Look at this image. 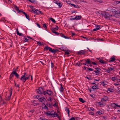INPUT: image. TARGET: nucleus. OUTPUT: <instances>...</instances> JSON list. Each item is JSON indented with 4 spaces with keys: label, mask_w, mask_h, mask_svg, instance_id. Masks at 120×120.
<instances>
[{
    "label": "nucleus",
    "mask_w": 120,
    "mask_h": 120,
    "mask_svg": "<svg viewBox=\"0 0 120 120\" xmlns=\"http://www.w3.org/2000/svg\"><path fill=\"white\" fill-rule=\"evenodd\" d=\"M101 84H102V86H104L105 85H106V84L105 83V82L104 81H102L101 82Z\"/></svg>",
    "instance_id": "obj_37"
},
{
    "label": "nucleus",
    "mask_w": 120,
    "mask_h": 120,
    "mask_svg": "<svg viewBox=\"0 0 120 120\" xmlns=\"http://www.w3.org/2000/svg\"><path fill=\"white\" fill-rule=\"evenodd\" d=\"M15 10L17 11L18 12V11H19V9L16 6H15Z\"/></svg>",
    "instance_id": "obj_32"
},
{
    "label": "nucleus",
    "mask_w": 120,
    "mask_h": 120,
    "mask_svg": "<svg viewBox=\"0 0 120 120\" xmlns=\"http://www.w3.org/2000/svg\"><path fill=\"white\" fill-rule=\"evenodd\" d=\"M34 111V109H31L30 111V112H33Z\"/></svg>",
    "instance_id": "obj_62"
},
{
    "label": "nucleus",
    "mask_w": 120,
    "mask_h": 120,
    "mask_svg": "<svg viewBox=\"0 0 120 120\" xmlns=\"http://www.w3.org/2000/svg\"><path fill=\"white\" fill-rule=\"evenodd\" d=\"M30 2L34 4H36L37 3L36 1L35 0H30Z\"/></svg>",
    "instance_id": "obj_30"
},
{
    "label": "nucleus",
    "mask_w": 120,
    "mask_h": 120,
    "mask_svg": "<svg viewBox=\"0 0 120 120\" xmlns=\"http://www.w3.org/2000/svg\"><path fill=\"white\" fill-rule=\"evenodd\" d=\"M53 2H54V3L56 4H57V3H58V1L57 0H54Z\"/></svg>",
    "instance_id": "obj_59"
},
{
    "label": "nucleus",
    "mask_w": 120,
    "mask_h": 120,
    "mask_svg": "<svg viewBox=\"0 0 120 120\" xmlns=\"http://www.w3.org/2000/svg\"><path fill=\"white\" fill-rule=\"evenodd\" d=\"M79 100L81 102L84 103L85 102V101L83 99L81 98H79Z\"/></svg>",
    "instance_id": "obj_31"
},
{
    "label": "nucleus",
    "mask_w": 120,
    "mask_h": 120,
    "mask_svg": "<svg viewBox=\"0 0 120 120\" xmlns=\"http://www.w3.org/2000/svg\"><path fill=\"white\" fill-rule=\"evenodd\" d=\"M65 110L66 112H68V116L69 115V109L67 107H66L65 109Z\"/></svg>",
    "instance_id": "obj_25"
},
{
    "label": "nucleus",
    "mask_w": 120,
    "mask_h": 120,
    "mask_svg": "<svg viewBox=\"0 0 120 120\" xmlns=\"http://www.w3.org/2000/svg\"><path fill=\"white\" fill-rule=\"evenodd\" d=\"M52 117H57V118L59 117V115L57 114L56 112H54V114H52Z\"/></svg>",
    "instance_id": "obj_10"
},
{
    "label": "nucleus",
    "mask_w": 120,
    "mask_h": 120,
    "mask_svg": "<svg viewBox=\"0 0 120 120\" xmlns=\"http://www.w3.org/2000/svg\"><path fill=\"white\" fill-rule=\"evenodd\" d=\"M116 77L113 76V77H110V79L112 81H114L116 80Z\"/></svg>",
    "instance_id": "obj_18"
},
{
    "label": "nucleus",
    "mask_w": 120,
    "mask_h": 120,
    "mask_svg": "<svg viewBox=\"0 0 120 120\" xmlns=\"http://www.w3.org/2000/svg\"><path fill=\"white\" fill-rule=\"evenodd\" d=\"M45 62V60H43V61H40V62H41L42 64H44V63L43 62Z\"/></svg>",
    "instance_id": "obj_63"
},
{
    "label": "nucleus",
    "mask_w": 120,
    "mask_h": 120,
    "mask_svg": "<svg viewBox=\"0 0 120 120\" xmlns=\"http://www.w3.org/2000/svg\"><path fill=\"white\" fill-rule=\"evenodd\" d=\"M97 112L99 114V115H101L102 114V113L101 111H98Z\"/></svg>",
    "instance_id": "obj_45"
},
{
    "label": "nucleus",
    "mask_w": 120,
    "mask_h": 120,
    "mask_svg": "<svg viewBox=\"0 0 120 120\" xmlns=\"http://www.w3.org/2000/svg\"><path fill=\"white\" fill-rule=\"evenodd\" d=\"M70 19L71 20H73L75 19V18H70Z\"/></svg>",
    "instance_id": "obj_57"
},
{
    "label": "nucleus",
    "mask_w": 120,
    "mask_h": 120,
    "mask_svg": "<svg viewBox=\"0 0 120 120\" xmlns=\"http://www.w3.org/2000/svg\"><path fill=\"white\" fill-rule=\"evenodd\" d=\"M108 69L110 71H112L114 70V68H112L110 67H109L108 68Z\"/></svg>",
    "instance_id": "obj_33"
},
{
    "label": "nucleus",
    "mask_w": 120,
    "mask_h": 120,
    "mask_svg": "<svg viewBox=\"0 0 120 120\" xmlns=\"http://www.w3.org/2000/svg\"><path fill=\"white\" fill-rule=\"evenodd\" d=\"M102 117L105 120L106 119H107V117L105 116H103Z\"/></svg>",
    "instance_id": "obj_50"
},
{
    "label": "nucleus",
    "mask_w": 120,
    "mask_h": 120,
    "mask_svg": "<svg viewBox=\"0 0 120 120\" xmlns=\"http://www.w3.org/2000/svg\"><path fill=\"white\" fill-rule=\"evenodd\" d=\"M59 28L58 26H56L54 28H53V29H54L56 30H57Z\"/></svg>",
    "instance_id": "obj_48"
},
{
    "label": "nucleus",
    "mask_w": 120,
    "mask_h": 120,
    "mask_svg": "<svg viewBox=\"0 0 120 120\" xmlns=\"http://www.w3.org/2000/svg\"><path fill=\"white\" fill-rule=\"evenodd\" d=\"M24 39H25L24 41L25 42H27L28 40V39L26 38H25Z\"/></svg>",
    "instance_id": "obj_54"
},
{
    "label": "nucleus",
    "mask_w": 120,
    "mask_h": 120,
    "mask_svg": "<svg viewBox=\"0 0 120 120\" xmlns=\"http://www.w3.org/2000/svg\"><path fill=\"white\" fill-rule=\"evenodd\" d=\"M43 26L44 28L45 29H46L47 28V27L46 26V25L45 24H44L43 25Z\"/></svg>",
    "instance_id": "obj_51"
},
{
    "label": "nucleus",
    "mask_w": 120,
    "mask_h": 120,
    "mask_svg": "<svg viewBox=\"0 0 120 120\" xmlns=\"http://www.w3.org/2000/svg\"><path fill=\"white\" fill-rule=\"evenodd\" d=\"M32 12H33L36 15H39L40 14H42V12L39 11L38 9H36L35 8H33L32 9Z\"/></svg>",
    "instance_id": "obj_4"
},
{
    "label": "nucleus",
    "mask_w": 120,
    "mask_h": 120,
    "mask_svg": "<svg viewBox=\"0 0 120 120\" xmlns=\"http://www.w3.org/2000/svg\"><path fill=\"white\" fill-rule=\"evenodd\" d=\"M111 11L112 12H116V11L115 10H113V9H111Z\"/></svg>",
    "instance_id": "obj_53"
},
{
    "label": "nucleus",
    "mask_w": 120,
    "mask_h": 120,
    "mask_svg": "<svg viewBox=\"0 0 120 120\" xmlns=\"http://www.w3.org/2000/svg\"><path fill=\"white\" fill-rule=\"evenodd\" d=\"M54 112H51L49 113V115H51V116H52V114H54Z\"/></svg>",
    "instance_id": "obj_47"
},
{
    "label": "nucleus",
    "mask_w": 120,
    "mask_h": 120,
    "mask_svg": "<svg viewBox=\"0 0 120 120\" xmlns=\"http://www.w3.org/2000/svg\"><path fill=\"white\" fill-rule=\"evenodd\" d=\"M64 89L63 88L62 85L61 84H60V92H63L64 90Z\"/></svg>",
    "instance_id": "obj_29"
},
{
    "label": "nucleus",
    "mask_w": 120,
    "mask_h": 120,
    "mask_svg": "<svg viewBox=\"0 0 120 120\" xmlns=\"http://www.w3.org/2000/svg\"><path fill=\"white\" fill-rule=\"evenodd\" d=\"M86 63L89 64H91V62L90 59H88L86 61Z\"/></svg>",
    "instance_id": "obj_24"
},
{
    "label": "nucleus",
    "mask_w": 120,
    "mask_h": 120,
    "mask_svg": "<svg viewBox=\"0 0 120 120\" xmlns=\"http://www.w3.org/2000/svg\"><path fill=\"white\" fill-rule=\"evenodd\" d=\"M37 26L39 28H41V27L39 24H38V23H37Z\"/></svg>",
    "instance_id": "obj_60"
},
{
    "label": "nucleus",
    "mask_w": 120,
    "mask_h": 120,
    "mask_svg": "<svg viewBox=\"0 0 120 120\" xmlns=\"http://www.w3.org/2000/svg\"><path fill=\"white\" fill-rule=\"evenodd\" d=\"M92 87L93 89H94L98 90L99 89V88L97 86H94Z\"/></svg>",
    "instance_id": "obj_26"
},
{
    "label": "nucleus",
    "mask_w": 120,
    "mask_h": 120,
    "mask_svg": "<svg viewBox=\"0 0 120 120\" xmlns=\"http://www.w3.org/2000/svg\"><path fill=\"white\" fill-rule=\"evenodd\" d=\"M25 15V16L26 18L29 20H30V18L29 16L27 15V14Z\"/></svg>",
    "instance_id": "obj_36"
},
{
    "label": "nucleus",
    "mask_w": 120,
    "mask_h": 120,
    "mask_svg": "<svg viewBox=\"0 0 120 120\" xmlns=\"http://www.w3.org/2000/svg\"><path fill=\"white\" fill-rule=\"evenodd\" d=\"M31 77V80H32L33 79V77L32 75L29 74H27L26 72L24 73L23 75H22L21 77L20 78V80H21L22 82H25L26 80Z\"/></svg>",
    "instance_id": "obj_1"
},
{
    "label": "nucleus",
    "mask_w": 120,
    "mask_h": 120,
    "mask_svg": "<svg viewBox=\"0 0 120 120\" xmlns=\"http://www.w3.org/2000/svg\"><path fill=\"white\" fill-rule=\"evenodd\" d=\"M103 16L105 18L110 20H113L114 19V18L115 17L114 15H112L109 14L108 12H104L103 14Z\"/></svg>",
    "instance_id": "obj_2"
},
{
    "label": "nucleus",
    "mask_w": 120,
    "mask_h": 120,
    "mask_svg": "<svg viewBox=\"0 0 120 120\" xmlns=\"http://www.w3.org/2000/svg\"><path fill=\"white\" fill-rule=\"evenodd\" d=\"M57 4L58 6L60 8H61L62 6V4L60 3H58Z\"/></svg>",
    "instance_id": "obj_38"
},
{
    "label": "nucleus",
    "mask_w": 120,
    "mask_h": 120,
    "mask_svg": "<svg viewBox=\"0 0 120 120\" xmlns=\"http://www.w3.org/2000/svg\"><path fill=\"white\" fill-rule=\"evenodd\" d=\"M94 72L96 73V75H98L99 74V73L97 71H95Z\"/></svg>",
    "instance_id": "obj_52"
},
{
    "label": "nucleus",
    "mask_w": 120,
    "mask_h": 120,
    "mask_svg": "<svg viewBox=\"0 0 120 120\" xmlns=\"http://www.w3.org/2000/svg\"><path fill=\"white\" fill-rule=\"evenodd\" d=\"M4 102L3 100L2 99L1 97V95H0V103L1 104H4Z\"/></svg>",
    "instance_id": "obj_19"
},
{
    "label": "nucleus",
    "mask_w": 120,
    "mask_h": 120,
    "mask_svg": "<svg viewBox=\"0 0 120 120\" xmlns=\"http://www.w3.org/2000/svg\"><path fill=\"white\" fill-rule=\"evenodd\" d=\"M52 100L53 99L50 97H49L47 100L48 101H52Z\"/></svg>",
    "instance_id": "obj_39"
},
{
    "label": "nucleus",
    "mask_w": 120,
    "mask_h": 120,
    "mask_svg": "<svg viewBox=\"0 0 120 120\" xmlns=\"http://www.w3.org/2000/svg\"><path fill=\"white\" fill-rule=\"evenodd\" d=\"M95 28L93 29L94 31H97L100 29L101 26L100 25H97L95 26Z\"/></svg>",
    "instance_id": "obj_7"
},
{
    "label": "nucleus",
    "mask_w": 120,
    "mask_h": 120,
    "mask_svg": "<svg viewBox=\"0 0 120 120\" xmlns=\"http://www.w3.org/2000/svg\"><path fill=\"white\" fill-rule=\"evenodd\" d=\"M86 51L84 50H82L78 52V53L79 55H81L82 54H84Z\"/></svg>",
    "instance_id": "obj_9"
},
{
    "label": "nucleus",
    "mask_w": 120,
    "mask_h": 120,
    "mask_svg": "<svg viewBox=\"0 0 120 120\" xmlns=\"http://www.w3.org/2000/svg\"><path fill=\"white\" fill-rule=\"evenodd\" d=\"M70 120H75L74 117H72L70 119Z\"/></svg>",
    "instance_id": "obj_58"
},
{
    "label": "nucleus",
    "mask_w": 120,
    "mask_h": 120,
    "mask_svg": "<svg viewBox=\"0 0 120 120\" xmlns=\"http://www.w3.org/2000/svg\"><path fill=\"white\" fill-rule=\"evenodd\" d=\"M14 68L13 69L12 71V72L9 78L11 79L14 76Z\"/></svg>",
    "instance_id": "obj_12"
},
{
    "label": "nucleus",
    "mask_w": 120,
    "mask_h": 120,
    "mask_svg": "<svg viewBox=\"0 0 120 120\" xmlns=\"http://www.w3.org/2000/svg\"><path fill=\"white\" fill-rule=\"evenodd\" d=\"M97 40L100 41H103V39L102 38H97Z\"/></svg>",
    "instance_id": "obj_34"
},
{
    "label": "nucleus",
    "mask_w": 120,
    "mask_h": 120,
    "mask_svg": "<svg viewBox=\"0 0 120 120\" xmlns=\"http://www.w3.org/2000/svg\"><path fill=\"white\" fill-rule=\"evenodd\" d=\"M44 50L45 51L49 50V51H51V50L52 49V48H51L48 47V46L45 47L44 48Z\"/></svg>",
    "instance_id": "obj_13"
},
{
    "label": "nucleus",
    "mask_w": 120,
    "mask_h": 120,
    "mask_svg": "<svg viewBox=\"0 0 120 120\" xmlns=\"http://www.w3.org/2000/svg\"><path fill=\"white\" fill-rule=\"evenodd\" d=\"M111 105L113 108L115 109H116L117 108V105L115 103H112L111 104Z\"/></svg>",
    "instance_id": "obj_14"
},
{
    "label": "nucleus",
    "mask_w": 120,
    "mask_h": 120,
    "mask_svg": "<svg viewBox=\"0 0 120 120\" xmlns=\"http://www.w3.org/2000/svg\"><path fill=\"white\" fill-rule=\"evenodd\" d=\"M75 65H78V66H80L81 65L80 64V63L79 62H78Z\"/></svg>",
    "instance_id": "obj_40"
},
{
    "label": "nucleus",
    "mask_w": 120,
    "mask_h": 120,
    "mask_svg": "<svg viewBox=\"0 0 120 120\" xmlns=\"http://www.w3.org/2000/svg\"><path fill=\"white\" fill-rule=\"evenodd\" d=\"M60 36L61 37H63L65 39H68L69 38L67 37L66 36H65L62 33H61L60 34Z\"/></svg>",
    "instance_id": "obj_22"
},
{
    "label": "nucleus",
    "mask_w": 120,
    "mask_h": 120,
    "mask_svg": "<svg viewBox=\"0 0 120 120\" xmlns=\"http://www.w3.org/2000/svg\"><path fill=\"white\" fill-rule=\"evenodd\" d=\"M117 82H120V79H118L117 77L116 78V80Z\"/></svg>",
    "instance_id": "obj_46"
},
{
    "label": "nucleus",
    "mask_w": 120,
    "mask_h": 120,
    "mask_svg": "<svg viewBox=\"0 0 120 120\" xmlns=\"http://www.w3.org/2000/svg\"><path fill=\"white\" fill-rule=\"evenodd\" d=\"M99 62L102 64L106 63V62L105 61H104L102 59H99Z\"/></svg>",
    "instance_id": "obj_17"
},
{
    "label": "nucleus",
    "mask_w": 120,
    "mask_h": 120,
    "mask_svg": "<svg viewBox=\"0 0 120 120\" xmlns=\"http://www.w3.org/2000/svg\"><path fill=\"white\" fill-rule=\"evenodd\" d=\"M98 72H100L101 71V69L99 68H97L96 69Z\"/></svg>",
    "instance_id": "obj_49"
},
{
    "label": "nucleus",
    "mask_w": 120,
    "mask_h": 120,
    "mask_svg": "<svg viewBox=\"0 0 120 120\" xmlns=\"http://www.w3.org/2000/svg\"><path fill=\"white\" fill-rule=\"evenodd\" d=\"M11 95H12V92L11 91L10 92V95L8 96V97L6 99L7 100H9L10 99L11 97Z\"/></svg>",
    "instance_id": "obj_27"
},
{
    "label": "nucleus",
    "mask_w": 120,
    "mask_h": 120,
    "mask_svg": "<svg viewBox=\"0 0 120 120\" xmlns=\"http://www.w3.org/2000/svg\"><path fill=\"white\" fill-rule=\"evenodd\" d=\"M17 33V34L20 36H22L23 35V34L22 33H20L19 32L18 30V29H17L16 30Z\"/></svg>",
    "instance_id": "obj_23"
},
{
    "label": "nucleus",
    "mask_w": 120,
    "mask_h": 120,
    "mask_svg": "<svg viewBox=\"0 0 120 120\" xmlns=\"http://www.w3.org/2000/svg\"><path fill=\"white\" fill-rule=\"evenodd\" d=\"M14 86L17 87H18V88L19 87V85L18 84L16 85L15 82Z\"/></svg>",
    "instance_id": "obj_56"
},
{
    "label": "nucleus",
    "mask_w": 120,
    "mask_h": 120,
    "mask_svg": "<svg viewBox=\"0 0 120 120\" xmlns=\"http://www.w3.org/2000/svg\"><path fill=\"white\" fill-rule=\"evenodd\" d=\"M34 98L38 99L42 103L45 102L46 100L45 98L43 97H41L39 95L34 96Z\"/></svg>",
    "instance_id": "obj_3"
},
{
    "label": "nucleus",
    "mask_w": 120,
    "mask_h": 120,
    "mask_svg": "<svg viewBox=\"0 0 120 120\" xmlns=\"http://www.w3.org/2000/svg\"><path fill=\"white\" fill-rule=\"evenodd\" d=\"M14 75L17 78H19V75L16 72V69H14Z\"/></svg>",
    "instance_id": "obj_11"
},
{
    "label": "nucleus",
    "mask_w": 120,
    "mask_h": 120,
    "mask_svg": "<svg viewBox=\"0 0 120 120\" xmlns=\"http://www.w3.org/2000/svg\"><path fill=\"white\" fill-rule=\"evenodd\" d=\"M70 4L75 8H80L79 7L78 5L72 4Z\"/></svg>",
    "instance_id": "obj_20"
},
{
    "label": "nucleus",
    "mask_w": 120,
    "mask_h": 120,
    "mask_svg": "<svg viewBox=\"0 0 120 120\" xmlns=\"http://www.w3.org/2000/svg\"><path fill=\"white\" fill-rule=\"evenodd\" d=\"M37 92L39 94H43V92H44V90L43 88L41 87H39L38 89L37 90Z\"/></svg>",
    "instance_id": "obj_6"
},
{
    "label": "nucleus",
    "mask_w": 120,
    "mask_h": 120,
    "mask_svg": "<svg viewBox=\"0 0 120 120\" xmlns=\"http://www.w3.org/2000/svg\"><path fill=\"white\" fill-rule=\"evenodd\" d=\"M58 50L57 49H53L51 50L50 51L52 53H55L57 51H58Z\"/></svg>",
    "instance_id": "obj_15"
},
{
    "label": "nucleus",
    "mask_w": 120,
    "mask_h": 120,
    "mask_svg": "<svg viewBox=\"0 0 120 120\" xmlns=\"http://www.w3.org/2000/svg\"><path fill=\"white\" fill-rule=\"evenodd\" d=\"M51 30L52 32L54 34H56L57 35H58L59 34V33L56 32V30L54 29H53V28H52Z\"/></svg>",
    "instance_id": "obj_16"
},
{
    "label": "nucleus",
    "mask_w": 120,
    "mask_h": 120,
    "mask_svg": "<svg viewBox=\"0 0 120 120\" xmlns=\"http://www.w3.org/2000/svg\"><path fill=\"white\" fill-rule=\"evenodd\" d=\"M81 18V16H76L75 17V19L76 20H80Z\"/></svg>",
    "instance_id": "obj_28"
},
{
    "label": "nucleus",
    "mask_w": 120,
    "mask_h": 120,
    "mask_svg": "<svg viewBox=\"0 0 120 120\" xmlns=\"http://www.w3.org/2000/svg\"><path fill=\"white\" fill-rule=\"evenodd\" d=\"M87 69L89 71H93V69L90 68H87Z\"/></svg>",
    "instance_id": "obj_43"
},
{
    "label": "nucleus",
    "mask_w": 120,
    "mask_h": 120,
    "mask_svg": "<svg viewBox=\"0 0 120 120\" xmlns=\"http://www.w3.org/2000/svg\"><path fill=\"white\" fill-rule=\"evenodd\" d=\"M47 94L49 95H51L53 94V92L51 90H48L45 91L43 92V94L45 95Z\"/></svg>",
    "instance_id": "obj_5"
},
{
    "label": "nucleus",
    "mask_w": 120,
    "mask_h": 120,
    "mask_svg": "<svg viewBox=\"0 0 120 120\" xmlns=\"http://www.w3.org/2000/svg\"><path fill=\"white\" fill-rule=\"evenodd\" d=\"M115 60V58L114 57H112L110 58L109 62H112L114 61Z\"/></svg>",
    "instance_id": "obj_21"
},
{
    "label": "nucleus",
    "mask_w": 120,
    "mask_h": 120,
    "mask_svg": "<svg viewBox=\"0 0 120 120\" xmlns=\"http://www.w3.org/2000/svg\"><path fill=\"white\" fill-rule=\"evenodd\" d=\"M50 19L54 23H55L56 22L55 20L54 19L52 18H50Z\"/></svg>",
    "instance_id": "obj_35"
},
{
    "label": "nucleus",
    "mask_w": 120,
    "mask_h": 120,
    "mask_svg": "<svg viewBox=\"0 0 120 120\" xmlns=\"http://www.w3.org/2000/svg\"><path fill=\"white\" fill-rule=\"evenodd\" d=\"M92 63L94 65H97V64L95 62H92Z\"/></svg>",
    "instance_id": "obj_64"
},
{
    "label": "nucleus",
    "mask_w": 120,
    "mask_h": 120,
    "mask_svg": "<svg viewBox=\"0 0 120 120\" xmlns=\"http://www.w3.org/2000/svg\"><path fill=\"white\" fill-rule=\"evenodd\" d=\"M108 100V98L106 96H104L101 99V100L103 101H106Z\"/></svg>",
    "instance_id": "obj_8"
},
{
    "label": "nucleus",
    "mask_w": 120,
    "mask_h": 120,
    "mask_svg": "<svg viewBox=\"0 0 120 120\" xmlns=\"http://www.w3.org/2000/svg\"><path fill=\"white\" fill-rule=\"evenodd\" d=\"M89 110H91L92 111H94V109L93 107H90L89 108Z\"/></svg>",
    "instance_id": "obj_44"
},
{
    "label": "nucleus",
    "mask_w": 120,
    "mask_h": 120,
    "mask_svg": "<svg viewBox=\"0 0 120 120\" xmlns=\"http://www.w3.org/2000/svg\"><path fill=\"white\" fill-rule=\"evenodd\" d=\"M113 90L111 88H110L108 89V91L109 92H112L113 91Z\"/></svg>",
    "instance_id": "obj_41"
},
{
    "label": "nucleus",
    "mask_w": 120,
    "mask_h": 120,
    "mask_svg": "<svg viewBox=\"0 0 120 120\" xmlns=\"http://www.w3.org/2000/svg\"><path fill=\"white\" fill-rule=\"evenodd\" d=\"M51 67L52 68H53L54 67V64L52 62H51Z\"/></svg>",
    "instance_id": "obj_61"
},
{
    "label": "nucleus",
    "mask_w": 120,
    "mask_h": 120,
    "mask_svg": "<svg viewBox=\"0 0 120 120\" xmlns=\"http://www.w3.org/2000/svg\"><path fill=\"white\" fill-rule=\"evenodd\" d=\"M114 85L115 86H117L120 85L119 83H114Z\"/></svg>",
    "instance_id": "obj_55"
},
{
    "label": "nucleus",
    "mask_w": 120,
    "mask_h": 120,
    "mask_svg": "<svg viewBox=\"0 0 120 120\" xmlns=\"http://www.w3.org/2000/svg\"><path fill=\"white\" fill-rule=\"evenodd\" d=\"M37 44L41 46L42 45V44H41V42L40 41H38L37 42Z\"/></svg>",
    "instance_id": "obj_42"
}]
</instances>
